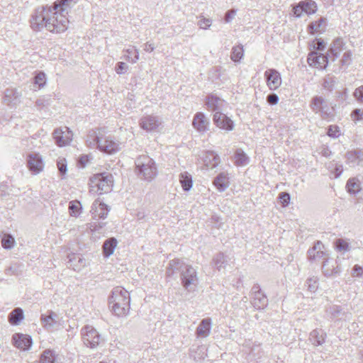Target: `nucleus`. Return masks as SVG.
<instances>
[{
    "label": "nucleus",
    "mask_w": 363,
    "mask_h": 363,
    "mask_svg": "<svg viewBox=\"0 0 363 363\" xmlns=\"http://www.w3.org/2000/svg\"><path fill=\"white\" fill-rule=\"evenodd\" d=\"M74 4L75 0H56L50 6L36 9L31 16L30 27L35 31H39L43 28L50 32L65 31L69 24L67 15Z\"/></svg>",
    "instance_id": "obj_1"
},
{
    "label": "nucleus",
    "mask_w": 363,
    "mask_h": 363,
    "mask_svg": "<svg viewBox=\"0 0 363 363\" xmlns=\"http://www.w3.org/2000/svg\"><path fill=\"white\" fill-rule=\"evenodd\" d=\"M108 305L113 313L118 317L128 314L130 309L128 291L121 286L114 288L108 297Z\"/></svg>",
    "instance_id": "obj_2"
},
{
    "label": "nucleus",
    "mask_w": 363,
    "mask_h": 363,
    "mask_svg": "<svg viewBox=\"0 0 363 363\" xmlns=\"http://www.w3.org/2000/svg\"><path fill=\"white\" fill-rule=\"evenodd\" d=\"M135 173L143 180L151 182L157 174L155 161L147 155H140L135 161Z\"/></svg>",
    "instance_id": "obj_3"
},
{
    "label": "nucleus",
    "mask_w": 363,
    "mask_h": 363,
    "mask_svg": "<svg viewBox=\"0 0 363 363\" xmlns=\"http://www.w3.org/2000/svg\"><path fill=\"white\" fill-rule=\"evenodd\" d=\"M84 344L89 348H96L103 341L101 335L92 326L86 325L81 330Z\"/></svg>",
    "instance_id": "obj_4"
},
{
    "label": "nucleus",
    "mask_w": 363,
    "mask_h": 363,
    "mask_svg": "<svg viewBox=\"0 0 363 363\" xmlns=\"http://www.w3.org/2000/svg\"><path fill=\"white\" fill-rule=\"evenodd\" d=\"M310 108L314 113H319L323 119H329L334 116L333 107H330L325 99L320 96H315L312 98Z\"/></svg>",
    "instance_id": "obj_5"
},
{
    "label": "nucleus",
    "mask_w": 363,
    "mask_h": 363,
    "mask_svg": "<svg viewBox=\"0 0 363 363\" xmlns=\"http://www.w3.org/2000/svg\"><path fill=\"white\" fill-rule=\"evenodd\" d=\"M180 279L182 286L188 291L194 290L198 284V277L196 269L189 264H186L182 269Z\"/></svg>",
    "instance_id": "obj_6"
},
{
    "label": "nucleus",
    "mask_w": 363,
    "mask_h": 363,
    "mask_svg": "<svg viewBox=\"0 0 363 363\" xmlns=\"http://www.w3.org/2000/svg\"><path fill=\"white\" fill-rule=\"evenodd\" d=\"M91 181L92 183H95L99 194L111 191L113 186V177L108 172L97 174L91 179Z\"/></svg>",
    "instance_id": "obj_7"
},
{
    "label": "nucleus",
    "mask_w": 363,
    "mask_h": 363,
    "mask_svg": "<svg viewBox=\"0 0 363 363\" xmlns=\"http://www.w3.org/2000/svg\"><path fill=\"white\" fill-rule=\"evenodd\" d=\"M65 130L61 128H57L53 131V138L59 147L67 145L72 140V133L69 128L65 127Z\"/></svg>",
    "instance_id": "obj_8"
},
{
    "label": "nucleus",
    "mask_w": 363,
    "mask_h": 363,
    "mask_svg": "<svg viewBox=\"0 0 363 363\" xmlns=\"http://www.w3.org/2000/svg\"><path fill=\"white\" fill-rule=\"evenodd\" d=\"M307 61L311 67L325 69L328 65V55L318 53L316 51L311 52L308 55Z\"/></svg>",
    "instance_id": "obj_9"
},
{
    "label": "nucleus",
    "mask_w": 363,
    "mask_h": 363,
    "mask_svg": "<svg viewBox=\"0 0 363 363\" xmlns=\"http://www.w3.org/2000/svg\"><path fill=\"white\" fill-rule=\"evenodd\" d=\"M213 121L214 124L219 128L226 131H231L234 129L233 121L225 113L216 111L213 114Z\"/></svg>",
    "instance_id": "obj_10"
},
{
    "label": "nucleus",
    "mask_w": 363,
    "mask_h": 363,
    "mask_svg": "<svg viewBox=\"0 0 363 363\" xmlns=\"http://www.w3.org/2000/svg\"><path fill=\"white\" fill-rule=\"evenodd\" d=\"M267 85L270 90L277 89L281 84L280 73L275 69H269L264 72Z\"/></svg>",
    "instance_id": "obj_11"
},
{
    "label": "nucleus",
    "mask_w": 363,
    "mask_h": 363,
    "mask_svg": "<svg viewBox=\"0 0 363 363\" xmlns=\"http://www.w3.org/2000/svg\"><path fill=\"white\" fill-rule=\"evenodd\" d=\"M161 124L160 118L152 115L142 117L139 122L140 127L147 132L155 131Z\"/></svg>",
    "instance_id": "obj_12"
},
{
    "label": "nucleus",
    "mask_w": 363,
    "mask_h": 363,
    "mask_svg": "<svg viewBox=\"0 0 363 363\" xmlns=\"http://www.w3.org/2000/svg\"><path fill=\"white\" fill-rule=\"evenodd\" d=\"M186 266V264H185L184 262L181 259L175 258L171 259L166 267V278L169 279L177 272H179L181 275L182 269H184Z\"/></svg>",
    "instance_id": "obj_13"
},
{
    "label": "nucleus",
    "mask_w": 363,
    "mask_h": 363,
    "mask_svg": "<svg viewBox=\"0 0 363 363\" xmlns=\"http://www.w3.org/2000/svg\"><path fill=\"white\" fill-rule=\"evenodd\" d=\"M110 211L109 207L104 203L95 200L91 206V213L94 218L104 219Z\"/></svg>",
    "instance_id": "obj_14"
},
{
    "label": "nucleus",
    "mask_w": 363,
    "mask_h": 363,
    "mask_svg": "<svg viewBox=\"0 0 363 363\" xmlns=\"http://www.w3.org/2000/svg\"><path fill=\"white\" fill-rule=\"evenodd\" d=\"M43 162L38 154H30L27 160V167L30 172L38 174L43 169Z\"/></svg>",
    "instance_id": "obj_15"
},
{
    "label": "nucleus",
    "mask_w": 363,
    "mask_h": 363,
    "mask_svg": "<svg viewBox=\"0 0 363 363\" xmlns=\"http://www.w3.org/2000/svg\"><path fill=\"white\" fill-rule=\"evenodd\" d=\"M13 343L15 347L23 350L30 348L33 340L30 336L21 333H16L13 335Z\"/></svg>",
    "instance_id": "obj_16"
},
{
    "label": "nucleus",
    "mask_w": 363,
    "mask_h": 363,
    "mask_svg": "<svg viewBox=\"0 0 363 363\" xmlns=\"http://www.w3.org/2000/svg\"><path fill=\"white\" fill-rule=\"evenodd\" d=\"M192 124L199 132L204 133L208 130L209 121L203 113L198 112L194 117Z\"/></svg>",
    "instance_id": "obj_17"
},
{
    "label": "nucleus",
    "mask_w": 363,
    "mask_h": 363,
    "mask_svg": "<svg viewBox=\"0 0 363 363\" xmlns=\"http://www.w3.org/2000/svg\"><path fill=\"white\" fill-rule=\"evenodd\" d=\"M100 144L99 150L103 152L113 154L119 150V145L108 138H102Z\"/></svg>",
    "instance_id": "obj_18"
},
{
    "label": "nucleus",
    "mask_w": 363,
    "mask_h": 363,
    "mask_svg": "<svg viewBox=\"0 0 363 363\" xmlns=\"http://www.w3.org/2000/svg\"><path fill=\"white\" fill-rule=\"evenodd\" d=\"M323 245L320 241H317L312 248L307 252L308 259L309 261H315L324 257L325 252L321 250Z\"/></svg>",
    "instance_id": "obj_19"
},
{
    "label": "nucleus",
    "mask_w": 363,
    "mask_h": 363,
    "mask_svg": "<svg viewBox=\"0 0 363 363\" xmlns=\"http://www.w3.org/2000/svg\"><path fill=\"white\" fill-rule=\"evenodd\" d=\"M251 298L252 305L257 310L264 309L268 305V298L264 292L255 294L254 296H251Z\"/></svg>",
    "instance_id": "obj_20"
},
{
    "label": "nucleus",
    "mask_w": 363,
    "mask_h": 363,
    "mask_svg": "<svg viewBox=\"0 0 363 363\" xmlns=\"http://www.w3.org/2000/svg\"><path fill=\"white\" fill-rule=\"evenodd\" d=\"M224 101L214 94H210L207 96L206 106L208 109L213 111H220Z\"/></svg>",
    "instance_id": "obj_21"
},
{
    "label": "nucleus",
    "mask_w": 363,
    "mask_h": 363,
    "mask_svg": "<svg viewBox=\"0 0 363 363\" xmlns=\"http://www.w3.org/2000/svg\"><path fill=\"white\" fill-rule=\"evenodd\" d=\"M48 315L43 314L40 320L44 328L50 329L57 324V315L52 311H48Z\"/></svg>",
    "instance_id": "obj_22"
},
{
    "label": "nucleus",
    "mask_w": 363,
    "mask_h": 363,
    "mask_svg": "<svg viewBox=\"0 0 363 363\" xmlns=\"http://www.w3.org/2000/svg\"><path fill=\"white\" fill-rule=\"evenodd\" d=\"M211 318L203 319L196 328V334L198 337H207L211 332Z\"/></svg>",
    "instance_id": "obj_23"
},
{
    "label": "nucleus",
    "mask_w": 363,
    "mask_h": 363,
    "mask_svg": "<svg viewBox=\"0 0 363 363\" xmlns=\"http://www.w3.org/2000/svg\"><path fill=\"white\" fill-rule=\"evenodd\" d=\"M203 162L206 167L213 169L218 166L220 162V158L214 152L208 151L203 156Z\"/></svg>",
    "instance_id": "obj_24"
},
{
    "label": "nucleus",
    "mask_w": 363,
    "mask_h": 363,
    "mask_svg": "<svg viewBox=\"0 0 363 363\" xmlns=\"http://www.w3.org/2000/svg\"><path fill=\"white\" fill-rule=\"evenodd\" d=\"M213 184L220 192H223L228 187V178L224 172H221L213 179Z\"/></svg>",
    "instance_id": "obj_25"
},
{
    "label": "nucleus",
    "mask_w": 363,
    "mask_h": 363,
    "mask_svg": "<svg viewBox=\"0 0 363 363\" xmlns=\"http://www.w3.org/2000/svg\"><path fill=\"white\" fill-rule=\"evenodd\" d=\"M344 43L342 39L336 38L333 42L331 47L329 49V52L332 55V61H335L340 55L341 51L343 49Z\"/></svg>",
    "instance_id": "obj_26"
},
{
    "label": "nucleus",
    "mask_w": 363,
    "mask_h": 363,
    "mask_svg": "<svg viewBox=\"0 0 363 363\" xmlns=\"http://www.w3.org/2000/svg\"><path fill=\"white\" fill-rule=\"evenodd\" d=\"M117 242V240L113 237L108 238L104 241L103 244V254L104 257H108L113 253Z\"/></svg>",
    "instance_id": "obj_27"
},
{
    "label": "nucleus",
    "mask_w": 363,
    "mask_h": 363,
    "mask_svg": "<svg viewBox=\"0 0 363 363\" xmlns=\"http://www.w3.org/2000/svg\"><path fill=\"white\" fill-rule=\"evenodd\" d=\"M322 271L325 277H331L338 274L340 272V268L337 265L336 267L334 265L330 267V259L327 258L323 262Z\"/></svg>",
    "instance_id": "obj_28"
},
{
    "label": "nucleus",
    "mask_w": 363,
    "mask_h": 363,
    "mask_svg": "<svg viewBox=\"0 0 363 363\" xmlns=\"http://www.w3.org/2000/svg\"><path fill=\"white\" fill-rule=\"evenodd\" d=\"M23 318V311L21 308H16L9 315V321L12 325H19Z\"/></svg>",
    "instance_id": "obj_29"
},
{
    "label": "nucleus",
    "mask_w": 363,
    "mask_h": 363,
    "mask_svg": "<svg viewBox=\"0 0 363 363\" xmlns=\"http://www.w3.org/2000/svg\"><path fill=\"white\" fill-rule=\"evenodd\" d=\"M102 138H100L96 131L91 130L88 135L87 139L86 140V145L89 147H97L99 150V145H101V141Z\"/></svg>",
    "instance_id": "obj_30"
},
{
    "label": "nucleus",
    "mask_w": 363,
    "mask_h": 363,
    "mask_svg": "<svg viewBox=\"0 0 363 363\" xmlns=\"http://www.w3.org/2000/svg\"><path fill=\"white\" fill-rule=\"evenodd\" d=\"M179 182L184 191H189L193 184L192 177L187 172H182L179 174Z\"/></svg>",
    "instance_id": "obj_31"
},
{
    "label": "nucleus",
    "mask_w": 363,
    "mask_h": 363,
    "mask_svg": "<svg viewBox=\"0 0 363 363\" xmlns=\"http://www.w3.org/2000/svg\"><path fill=\"white\" fill-rule=\"evenodd\" d=\"M19 97V93L15 89H6L4 92V101L8 105L15 104Z\"/></svg>",
    "instance_id": "obj_32"
},
{
    "label": "nucleus",
    "mask_w": 363,
    "mask_h": 363,
    "mask_svg": "<svg viewBox=\"0 0 363 363\" xmlns=\"http://www.w3.org/2000/svg\"><path fill=\"white\" fill-rule=\"evenodd\" d=\"M301 6L304 10V13L307 15H311L316 12L317 11V4L313 0H305L301 1Z\"/></svg>",
    "instance_id": "obj_33"
},
{
    "label": "nucleus",
    "mask_w": 363,
    "mask_h": 363,
    "mask_svg": "<svg viewBox=\"0 0 363 363\" xmlns=\"http://www.w3.org/2000/svg\"><path fill=\"white\" fill-rule=\"evenodd\" d=\"M326 21V18L321 17L318 21L311 22L308 26V32L311 34H314L320 31V29L323 28V24H325Z\"/></svg>",
    "instance_id": "obj_34"
},
{
    "label": "nucleus",
    "mask_w": 363,
    "mask_h": 363,
    "mask_svg": "<svg viewBox=\"0 0 363 363\" xmlns=\"http://www.w3.org/2000/svg\"><path fill=\"white\" fill-rule=\"evenodd\" d=\"M213 262L216 267L217 268V269L220 271L225 267V265L227 264L226 257L222 252L218 253L216 255L214 256L213 259Z\"/></svg>",
    "instance_id": "obj_35"
},
{
    "label": "nucleus",
    "mask_w": 363,
    "mask_h": 363,
    "mask_svg": "<svg viewBox=\"0 0 363 363\" xmlns=\"http://www.w3.org/2000/svg\"><path fill=\"white\" fill-rule=\"evenodd\" d=\"M82 205L81 203L77 201H72L69 203V212L71 216L78 217L81 213Z\"/></svg>",
    "instance_id": "obj_36"
},
{
    "label": "nucleus",
    "mask_w": 363,
    "mask_h": 363,
    "mask_svg": "<svg viewBox=\"0 0 363 363\" xmlns=\"http://www.w3.org/2000/svg\"><path fill=\"white\" fill-rule=\"evenodd\" d=\"M320 330L315 329L311 332L310 337L313 344L315 345H321L325 342V334H320Z\"/></svg>",
    "instance_id": "obj_37"
},
{
    "label": "nucleus",
    "mask_w": 363,
    "mask_h": 363,
    "mask_svg": "<svg viewBox=\"0 0 363 363\" xmlns=\"http://www.w3.org/2000/svg\"><path fill=\"white\" fill-rule=\"evenodd\" d=\"M346 187L350 194H356L360 190L359 181L356 178H350L347 182Z\"/></svg>",
    "instance_id": "obj_38"
},
{
    "label": "nucleus",
    "mask_w": 363,
    "mask_h": 363,
    "mask_svg": "<svg viewBox=\"0 0 363 363\" xmlns=\"http://www.w3.org/2000/svg\"><path fill=\"white\" fill-rule=\"evenodd\" d=\"M244 50L242 45L234 46L232 48L231 60L234 62H239L243 57Z\"/></svg>",
    "instance_id": "obj_39"
},
{
    "label": "nucleus",
    "mask_w": 363,
    "mask_h": 363,
    "mask_svg": "<svg viewBox=\"0 0 363 363\" xmlns=\"http://www.w3.org/2000/svg\"><path fill=\"white\" fill-rule=\"evenodd\" d=\"M235 163L238 165H244L247 164L248 157L242 150H237L235 154Z\"/></svg>",
    "instance_id": "obj_40"
},
{
    "label": "nucleus",
    "mask_w": 363,
    "mask_h": 363,
    "mask_svg": "<svg viewBox=\"0 0 363 363\" xmlns=\"http://www.w3.org/2000/svg\"><path fill=\"white\" fill-rule=\"evenodd\" d=\"M15 243L14 238L9 234H6L1 239V245L4 249H11Z\"/></svg>",
    "instance_id": "obj_41"
},
{
    "label": "nucleus",
    "mask_w": 363,
    "mask_h": 363,
    "mask_svg": "<svg viewBox=\"0 0 363 363\" xmlns=\"http://www.w3.org/2000/svg\"><path fill=\"white\" fill-rule=\"evenodd\" d=\"M55 357L50 350H45L40 356V363H54Z\"/></svg>",
    "instance_id": "obj_42"
},
{
    "label": "nucleus",
    "mask_w": 363,
    "mask_h": 363,
    "mask_svg": "<svg viewBox=\"0 0 363 363\" xmlns=\"http://www.w3.org/2000/svg\"><path fill=\"white\" fill-rule=\"evenodd\" d=\"M46 83V75L44 72H40L34 77V84L39 88H42Z\"/></svg>",
    "instance_id": "obj_43"
},
{
    "label": "nucleus",
    "mask_w": 363,
    "mask_h": 363,
    "mask_svg": "<svg viewBox=\"0 0 363 363\" xmlns=\"http://www.w3.org/2000/svg\"><path fill=\"white\" fill-rule=\"evenodd\" d=\"M21 264H13L5 270V273L9 276L18 275L21 270Z\"/></svg>",
    "instance_id": "obj_44"
},
{
    "label": "nucleus",
    "mask_w": 363,
    "mask_h": 363,
    "mask_svg": "<svg viewBox=\"0 0 363 363\" xmlns=\"http://www.w3.org/2000/svg\"><path fill=\"white\" fill-rule=\"evenodd\" d=\"M69 262L70 264V267H72L74 270L78 269V266L74 264L75 262H78L80 263H82V266H84L83 260L81 258L80 256L76 255H72L71 256H69Z\"/></svg>",
    "instance_id": "obj_45"
},
{
    "label": "nucleus",
    "mask_w": 363,
    "mask_h": 363,
    "mask_svg": "<svg viewBox=\"0 0 363 363\" xmlns=\"http://www.w3.org/2000/svg\"><path fill=\"white\" fill-rule=\"evenodd\" d=\"M279 199L283 206H287L291 200V196L288 192L283 191L279 194L278 196Z\"/></svg>",
    "instance_id": "obj_46"
},
{
    "label": "nucleus",
    "mask_w": 363,
    "mask_h": 363,
    "mask_svg": "<svg viewBox=\"0 0 363 363\" xmlns=\"http://www.w3.org/2000/svg\"><path fill=\"white\" fill-rule=\"evenodd\" d=\"M57 166L58 171L62 176H64L65 174H66L67 168V162L65 158L59 159V160L57 162Z\"/></svg>",
    "instance_id": "obj_47"
},
{
    "label": "nucleus",
    "mask_w": 363,
    "mask_h": 363,
    "mask_svg": "<svg viewBox=\"0 0 363 363\" xmlns=\"http://www.w3.org/2000/svg\"><path fill=\"white\" fill-rule=\"evenodd\" d=\"M327 135L329 137L337 138L340 136V128L337 125H330L328 128Z\"/></svg>",
    "instance_id": "obj_48"
},
{
    "label": "nucleus",
    "mask_w": 363,
    "mask_h": 363,
    "mask_svg": "<svg viewBox=\"0 0 363 363\" xmlns=\"http://www.w3.org/2000/svg\"><path fill=\"white\" fill-rule=\"evenodd\" d=\"M306 284L308 286V289L311 292H315L318 289V280L316 278H309L306 281Z\"/></svg>",
    "instance_id": "obj_49"
},
{
    "label": "nucleus",
    "mask_w": 363,
    "mask_h": 363,
    "mask_svg": "<svg viewBox=\"0 0 363 363\" xmlns=\"http://www.w3.org/2000/svg\"><path fill=\"white\" fill-rule=\"evenodd\" d=\"M352 60V52L350 50L346 51L340 60V63L342 66H348Z\"/></svg>",
    "instance_id": "obj_50"
},
{
    "label": "nucleus",
    "mask_w": 363,
    "mask_h": 363,
    "mask_svg": "<svg viewBox=\"0 0 363 363\" xmlns=\"http://www.w3.org/2000/svg\"><path fill=\"white\" fill-rule=\"evenodd\" d=\"M360 155H361V152L360 151H350V152H348L347 154H346V157L347 159L351 162H355L357 160L359 159L360 158Z\"/></svg>",
    "instance_id": "obj_51"
},
{
    "label": "nucleus",
    "mask_w": 363,
    "mask_h": 363,
    "mask_svg": "<svg viewBox=\"0 0 363 363\" xmlns=\"http://www.w3.org/2000/svg\"><path fill=\"white\" fill-rule=\"evenodd\" d=\"M313 47L315 50L322 51L325 48V44L323 40L321 38H316L313 42Z\"/></svg>",
    "instance_id": "obj_52"
},
{
    "label": "nucleus",
    "mask_w": 363,
    "mask_h": 363,
    "mask_svg": "<svg viewBox=\"0 0 363 363\" xmlns=\"http://www.w3.org/2000/svg\"><path fill=\"white\" fill-rule=\"evenodd\" d=\"M353 95L357 101L363 103V85L357 88L354 90Z\"/></svg>",
    "instance_id": "obj_53"
},
{
    "label": "nucleus",
    "mask_w": 363,
    "mask_h": 363,
    "mask_svg": "<svg viewBox=\"0 0 363 363\" xmlns=\"http://www.w3.org/2000/svg\"><path fill=\"white\" fill-rule=\"evenodd\" d=\"M128 69V65L123 62H119L116 64V72L118 74H124Z\"/></svg>",
    "instance_id": "obj_54"
},
{
    "label": "nucleus",
    "mask_w": 363,
    "mask_h": 363,
    "mask_svg": "<svg viewBox=\"0 0 363 363\" xmlns=\"http://www.w3.org/2000/svg\"><path fill=\"white\" fill-rule=\"evenodd\" d=\"M292 11H293L294 15L297 18H300L302 16V14L304 13V12H303L304 10L303 9L302 6H301V1L293 6Z\"/></svg>",
    "instance_id": "obj_55"
},
{
    "label": "nucleus",
    "mask_w": 363,
    "mask_h": 363,
    "mask_svg": "<svg viewBox=\"0 0 363 363\" xmlns=\"http://www.w3.org/2000/svg\"><path fill=\"white\" fill-rule=\"evenodd\" d=\"M362 115L363 116V110L360 108H356L351 113V117L352 118L353 121L363 120Z\"/></svg>",
    "instance_id": "obj_56"
},
{
    "label": "nucleus",
    "mask_w": 363,
    "mask_h": 363,
    "mask_svg": "<svg viewBox=\"0 0 363 363\" xmlns=\"http://www.w3.org/2000/svg\"><path fill=\"white\" fill-rule=\"evenodd\" d=\"M363 274V267L355 264L352 269V276L360 277Z\"/></svg>",
    "instance_id": "obj_57"
},
{
    "label": "nucleus",
    "mask_w": 363,
    "mask_h": 363,
    "mask_svg": "<svg viewBox=\"0 0 363 363\" xmlns=\"http://www.w3.org/2000/svg\"><path fill=\"white\" fill-rule=\"evenodd\" d=\"M337 248L339 250L347 251L349 250L350 247L349 244L346 241L339 239L337 241Z\"/></svg>",
    "instance_id": "obj_58"
},
{
    "label": "nucleus",
    "mask_w": 363,
    "mask_h": 363,
    "mask_svg": "<svg viewBox=\"0 0 363 363\" xmlns=\"http://www.w3.org/2000/svg\"><path fill=\"white\" fill-rule=\"evenodd\" d=\"M267 101L271 105H276L279 102V96L274 93L269 94L267 96Z\"/></svg>",
    "instance_id": "obj_59"
},
{
    "label": "nucleus",
    "mask_w": 363,
    "mask_h": 363,
    "mask_svg": "<svg viewBox=\"0 0 363 363\" xmlns=\"http://www.w3.org/2000/svg\"><path fill=\"white\" fill-rule=\"evenodd\" d=\"M198 25L202 29H207L211 25V20L209 18H202L198 22Z\"/></svg>",
    "instance_id": "obj_60"
},
{
    "label": "nucleus",
    "mask_w": 363,
    "mask_h": 363,
    "mask_svg": "<svg viewBox=\"0 0 363 363\" xmlns=\"http://www.w3.org/2000/svg\"><path fill=\"white\" fill-rule=\"evenodd\" d=\"M343 172V166L339 164H335L334 169L332 173L334 174L335 178H338Z\"/></svg>",
    "instance_id": "obj_61"
},
{
    "label": "nucleus",
    "mask_w": 363,
    "mask_h": 363,
    "mask_svg": "<svg viewBox=\"0 0 363 363\" xmlns=\"http://www.w3.org/2000/svg\"><path fill=\"white\" fill-rule=\"evenodd\" d=\"M342 308L339 306H333L330 307L329 312L333 318L337 317L341 313Z\"/></svg>",
    "instance_id": "obj_62"
},
{
    "label": "nucleus",
    "mask_w": 363,
    "mask_h": 363,
    "mask_svg": "<svg viewBox=\"0 0 363 363\" xmlns=\"http://www.w3.org/2000/svg\"><path fill=\"white\" fill-rule=\"evenodd\" d=\"M235 11H228L225 15V21L227 23L230 22L235 17Z\"/></svg>",
    "instance_id": "obj_63"
},
{
    "label": "nucleus",
    "mask_w": 363,
    "mask_h": 363,
    "mask_svg": "<svg viewBox=\"0 0 363 363\" xmlns=\"http://www.w3.org/2000/svg\"><path fill=\"white\" fill-rule=\"evenodd\" d=\"M258 293H263V291H262L259 284H255L252 287L251 296H254L255 294H258Z\"/></svg>",
    "instance_id": "obj_64"
}]
</instances>
